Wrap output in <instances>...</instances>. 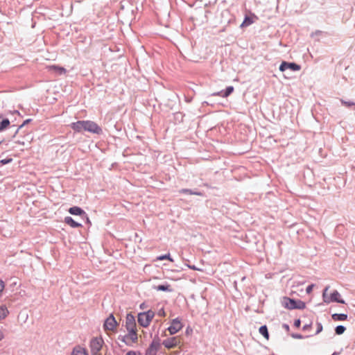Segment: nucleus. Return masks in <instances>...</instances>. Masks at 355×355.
<instances>
[{
    "label": "nucleus",
    "instance_id": "obj_1",
    "mask_svg": "<svg viewBox=\"0 0 355 355\" xmlns=\"http://www.w3.org/2000/svg\"><path fill=\"white\" fill-rule=\"evenodd\" d=\"M71 128L73 130L77 132L83 131H87L91 133L100 135L102 133L101 128L94 121H78L71 124Z\"/></svg>",
    "mask_w": 355,
    "mask_h": 355
},
{
    "label": "nucleus",
    "instance_id": "obj_2",
    "mask_svg": "<svg viewBox=\"0 0 355 355\" xmlns=\"http://www.w3.org/2000/svg\"><path fill=\"white\" fill-rule=\"evenodd\" d=\"M282 306L287 309H304L306 308V304L301 300H295L293 299L284 297L282 300Z\"/></svg>",
    "mask_w": 355,
    "mask_h": 355
},
{
    "label": "nucleus",
    "instance_id": "obj_3",
    "mask_svg": "<svg viewBox=\"0 0 355 355\" xmlns=\"http://www.w3.org/2000/svg\"><path fill=\"white\" fill-rule=\"evenodd\" d=\"M124 336H119L118 339L128 346H132L138 342L137 330L127 331Z\"/></svg>",
    "mask_w": 355,
    "mask_h": 355
},
{
    "label": "nucleus",
    "instance_id": "obj_4",
    "mask_svg": "<svg viewBox=\"0 0 355 355\" xmlns=\"http://www.w3.org/2000/svg\"><path fill=\"white\" fill-rule=\"evenodd\" d=\"M329 286H327L323 291L322 297L324 302H325L326 304H329L330 302H336L341 304L345 303L343 300H341L340 298V295L337 291H334L333 293L329 296H328L327 291L329 290Z\"/></svg>",
    "mask_w": 355,
    "mask_h": 355
},
{
    "label": "nucleus",
    "instance_id": "obj_5",
    "mask_svg": "<svg viewBox=\"0 0 355 355\" xmlns=\"http://www.w3.org/2000/svg\"><path fill=\"white\" fill-rule=\"evenodd\" d=\"M155 316L154 311L149 310L146 312L140 313L138 314V322L144 327L149 326L150 322Z\"/></svg>",
    "mask_w": 355,
    "mask_h": 355
},
{
    "label": "nucleus",
    "instance_id": "obj_6",
    "mask_svg": "<svg viewBox=\"0 0 355 355\" xmlns=\"http://www.w3.org/2000/svg\"><path fill=\"white\" fill-rule=\"evenodd\" d=\"M104 341L101 337L93 338L90 341V349L92 355H100Z\"/></svg>",
    "mask_w": 355,
    "mask_h": 355
},
{
    "label": "nucleus",
    "instance_id": "obj_7",
    "mask_svg": "<svg viewBox=\"0 0 355 355\" xmlns=\"http://www.w3.org/2000/svg\"><path fill=\"white\" fill-rule=\"evenodd\" d=\"M182 339L180 336H173L164 340L162 345L167 349H173L176 347H181Z\"/></svg>",
    "mask_w": 355,
    "mask_h": 355
},
{
    "label": "nucleus",
    "instance_id": "obj_8",
    "mask_svg": "<svg viewBox=\"0 0 355 355\" xmlns=\"http://www.w3.org/2000/svg\"><path fill=\"white\" fill-rule=\"evenodd\" d=\"M118 323L112 314L105 320L103 327L105 331H115L116 330Z\"/></svg>",
    "mask_w": 355,
    "mask_h": 355
},
{
    "label": "nucleus",
    "instance_id": "obj_9",
    "mask_svg": "<svg viewBox=\"0 0 355 355\" xmlns=\"http://www.w3.org/2000/svg\"><path fill=\"white\" fill-rule=\"evenodd\" d=\"M182 328L183 324L182 323L181 320L177 318L171 321V324L168 328V331L171 335H174Z\"/></svg>",
    "mask_w": 355,
    "mask_h": 355
},
{
    "label": "nucleus",
    "instance_id": "obj_10",
    "mask_svg": "<svg viewBox=\"0 0 355 355\" xmlns=\"http://www.w3.org/2000/svg\"><path fill=\"white\" fill-rule=\"evenodd\" d=\"M125 328L127 331L137 330L135 317L130 313L126 315Z\"/></svg>",
    "mask_w": 355,
    "mask_h": 355
},
{
    "label": "nucleus",
    "instance_id": "obj_11",
    "mask_svg": "<svg viewBox=\"0 0 355 355\" xmlns=\"http://www.w3.org/2000/svg\"><path fill=\"white\" fill-rule=\"evenodd\" d=\"M291 69L292 71H300L301 69V67L295 64L294 62H282V64L279 66V70L281 71H284L286 69Z\"/></svg>",
    "mask_w": 355,
    "mask_h": 355
},
{
    "label": "nucleus",
    "instance_id": "obj_12",
    "mask_svg": "<svg viewBox=\"0 0 355 355\" xmlns=\"http://www.w3.org/2000/svg\"><path fill=\"white\" fill-rule=\"evenodd\" d=\"M159 347V340H153L146 351V355H156Z\"/></svg>",
    "mask_w": 355,
    "mask_h": 355
},
{
    "label": "nucleus",
    "instance_id": "obj_13",
    "mask_svg": "<svg viewBox=\"0 0 355 355\" xmlns=\"http://www.w3.org/2000/svg\"><path fill=\"white\" fill-rule=\"evenodd\" d=\"M47 69L49 71H54L55 73H57L58 75L65 74L67 72L66 69H64V67H62L56 66V65L48 66Z\"/></svg>",
    "mask_w": 355,
    "mask_h": 355
},
{
    "label": "nucleus",
    "instance_id": "obj_14",
    "mask_svg": "<svg viewBox=\"0 0 355 355\" xmlns=\"http://www.w3.org/2000/svg\"><path fill=\"white\" fill-rule=\"evenodd\" d=\"M234 91V87L232 86H229L226 88L225 91H220L216 93H214V96H219L223 98H226L230 96Z\"/></svg>",
    "mask_w": 355,
    "mask_h": 355
},
{
    "label": "nucleus",
    "instance_id": "obj_15",
    "mask_svg": "<svg viewBox=\"0 0 355 355\" xmlns=\"http://www.w3.org/2000/svg\"><path fill=\"white\" fill-rule=\"evenodd\" d=\"M10 121L7 118H3L2 115H0V132H3L8 129L10 126Z\"/></svg>",
    "mask_w": 355,
    "mask_h": 355
},
{
    "label": "nucleus",
    "instance_id": "obj_16",
    "mask_svg": "<svg viewBox=\"0 0 355 355\" xmlns=\"http://www.w3.org/2000/svg\"><path fill=\"white\" fill-rule=\"evenodd\" d=\"M71 355H89V354L85 348L76 346L73 348Z\"/></svg>",
    "mask_w": 355,
    "mask_h": 355
},
{
    "label": "nucleus",
    "instance_id": "obj_17",
    "mask_svg": "<svg viewBox=\"0 0 355 355\" xmlns=\"http://www.w3.org/2000/svg\"><path fill=\"white\" fill-rule=\"evenodd\" d=\"M254 19H257V17L254 15H252L251 16H245L241 26L244 27L251 25L252 23H254Z\"/></svg>",
    "mask_w": 355,
    "mask_h": 355
},
{
    "label": "nucleus",
    "instance_id": "obj_18",
    "mask_svg": "<svg viewBox=\"0 0 355 355\" xmlns=\"http://www.w3.org/2000/svg\"><path fill=\"white\" fill-rule=\"evenodd\" d=\"M64 223L71 226V227H80L81 224L76 222L71 217L67 216L64 218Z\"/></svg>",
    "mask_w": 355,
    "mask_h": 355
},
{
    "label": "nucleus",
    "instance_id": "obj_19",
    "mask_svg": "<svg viewBox=\"0 0 355 355\" xmlns=\"http://www.w3.org/2000/svg\"><path fill=\"white\" fill-rule=\"evenodd\" d=\"M69 212L72 215H82L85 214V211L78 207H73L69 208Z\"/></svg>",
    "mask_w": 355,
    "mask_h": 355
},
{
    "label": "nucleus",
    "instance_id": "obj_20",
    "mask_svg": "<svg viewBox=\"0 0 355 355\" xmlns=\"http://www.w3.org/2000/svg\"><path fill=\"white\" fill-rule=\"evenodd\" d=\"M331 318L334 321H338V320L343 321V320H347V315L344 314V313H340V314L334 313L331 315Z\"/></svg>",
    "mask_w": 355,
    "mask_h": 355
},
{
    "label": "nucleus",
    "instance_id": "obj_21",
    "mask_svg": "<svg viewBox=\"0 0 355 355\" xmlns=\"http://www.w3.org/2000/svg\"><path fill=\"white\" fill-rule=\"evenodd\" d=\"M155 289L158 291H167L171 292L173 290L169 284L166 285H159L155 287Z\"/></svg>",
    "mask_w": 355,
    "mask_h": 355
},
{
    "label": "nucleus",
    "instance_id": "obj_22",
    "mask_svg": "<svg viewBox=\"0 0 355 355\" xmlns=\"http://www.w3.org/2000/svg\"><path fill=\"white\" fill-rule=\"evenodd\" d=\"M8 314V310L6 306H0V320L4 319Z\"/></svg>",
    "mask_w": 355,
    "mask_h": 355
},
{
    "label": "nucleus",
    "instance_id": "obj_23",
    "mask_svg": "<svg viewBox=\"0 0 355 355\" xmlns=\"http://www.w3.org/2000/svg\"><path fill=\"white\" fill-rule=\"evenodd\" d=\"M259 333L263 335L267 340L269 338V334H268V329H267V327L266 325L264 326H261L260 328H259Z\"/></svg>",
    "mask_w": 355,
    "mask_h": 355
},
{
    "label": "nucleus",
    "instance_id": "obj_24",
    "mask_svg": "<svg viewBox=\"0 0 355 355\" xmlns=\"http://www.w3.org/2000/svg\"><path fill=\"white\" fill-rule=\"evenodd\" d=\"M164 259H167L171 262H173V259L171 258V254L169 253L167 254L159 256L156 258L157 261H162Z\"/></svg>",
    "mask_w": 355,
    "mask_h": 355
},
{
    "label": "nucleus",
    "instance_id": "obj_25",
    "mask_svg": "<svg viewBox=\"0 0 355 355\" xmlns=\"http://www.w3.org/2000/svg\"><path fill=\"white\" fill-rule=\"evenodd\" d=\"M345 329H346L344 326L340 325V326L336 327L335 331H336V334L340 335L345 332Z\"/></svg>",
    "mask_w": 355,
    "mask_h": 355
},
{
    "label": "nucleus",
    "instance_id": "obj_26",
    "mask_svg": "<svg viewBox=\"0 0 355 355\" xmlns=\"http://www.w3.org/2000/svg\"><path fill=\"white\" fill-rule=\"evenodd\" d=\"M180 192L182 193L189 194V195H193V194L198 195V194L197 193L192 192V191H191L190 189H182L181 191H180Z\"/></svg>",
    "mask_w": 355,
    "mask_h": 355
},
{
    "label": "nucleus",
    "instance_id": "obj_27",
    "mask_svg": "<svg viewBox=\"0 0 355 355\" xmlns=\"http://www.w3.org/2000/svg\"><path fill=\"white\" fill-rule=\"evenodd\" d=\"M341 103H342L343 105H345L347 107H350L352 105H355V103H353V102L345 101H343V100L341 101Z\"/></svg>",
    "mask_w": 355,
    "mask_h": 355
},
{
    "label": "nucleus",
    "instance_id": "obj_28",
    "mask_svg": "<svg viewBox=\"0 0 355 355\" xmlns=\"http://www.w3.org/2000/svg\"><path fill=\"white\" fill-rule=\"evenodd\" d=\"M12 161V159H11V158H8V159H1V160L0 161V163H1L2 165H4V164H6L10 163Z\"/></svg>",
    "mask_w": 355,
    "mask_h": 355
},
{
    "label": "nucleus",
    "instance_id": "obj_29",
    "mask_svg": "<svg viewBox=\"0 0 355 355\" xmlns=\"http://www.w3.org/2000/svg\"><path fill=\"white\" fill-rule=\"evenodd\" d=\"M322 331V325L321 324V323L318 322V323H317V331H316V334H319V333H320Z\"/></svg>",
    "mask_w": 355,
    "mask_h": 355
},
{
    "label": "nucleus",
    "instance_id": "obj_30",
    "mask_svg": "<svg viewBox=\"0 0 355 355\" xmlns=\"http://www.w3.org/2000/svg\"><path fill=\"white\" fill-rule=\"evenodd\" d=\"M158 315L161 316V317H165L166 316V312L164 311V309H161L159 311H158Z\"/></svg>",
    "mask_w": 355,
    "mask_h": 355
},
{
    "label": "nucleus",
    "instance_id": "obj_31",
    "mask_svg": "<svg viewBox=\"0 0 355 355\" xmlns=\"http://www.w3.org/2000/svg\"><path fill=\"white\" fill-rule=\"evenodd\" d=\"M125 355H141L140 352L136 351H130Z\"/></svg>",
    "mask_w": 355,
    "mask_h": 355
},
{
    "label": "nucleus",
    "instance_id": "obj_32",
    "mask_svg": "<svg viewBox=\"0 0 355 355\" xmlns=\"http://www.w3.org/2000/svg\"><path fill=\"white\" fill-rule=\"evenodd\" d=\"M5 288V284L3 281L0 279V293H1Z\"/></svg>",
    "mask_w": 355,
    "mask_h": 355
},
{
    "label": "nucleus",
    "instance_id": "obj_33",
    "mask_svg": "<svg viewBox=\"0 0 355 355\" xmlns=\"http://www.w3.org/2000/svg\"><path fill=\"white\" fill-rule=\"evenodd\" d=\"M313 285L311 284V285H309V286H307L306 289V291L307 293H311L312 290H313Z\"/></svg>",
    "mask_w": 355,
    "mask_h": 355
},
{
    "label": "nucleus",
    "instance_id": "obj_34",
    "mask_svg": "<svg viewBox=\"0 0 355 355\" xmlns=\"http://www.w3.org/2000/svg\"><path fill=\"white\" fill-rule=\"evenodd\" d=\"M300 324H301V322L300 320L298 319V320H296L294 322V325L295 327H296L297 328L300 327Z\"/></svg>",
    "mask_w": 355,
    "mask_h": 355
},
{
    "label": "nucleus",
    "instance_id": "obj_35",
    "mask_svg": "<svg viewBox=\"0 0 355 355\" xmlns=\"http://www.w3.org/2000/svg\"><path fill=\"white\" fill-rule=\"evenodd\" d=\"M189 268L192 269V270H200V269L197 268L195 266H190V265H188L187 266Z\"/></svg>",
    "mask_w": 355,
    "mask_h": 355
},
{
    "label": "nucleus",
    "instance_id": "obj_36",
    "mask_svg": "<svg viewBox=\"0 0 355 355\" xmlns=\"http://www.w3.org/2000/svg\"><path fill=\"white\" fill-rule=\"evenodd\" d=\"M16 143L19 144V145H21V146H24L26 144L25 141H20V140H19V141H17Z\"/></svg>",
    "mask_w": 355,
    "mask_h": 355
},
{
    "label": "nucleus",
    "instance_id": "obj_37",
    "mask_svg": "<svg viewBox=\"0 0 355 355\" xmlns=\"http://www.w3.org/2000/svg\"><path fill=\"white\" fill-rule=\"evenodd\" d=\"M4 338L3 332L0 330V341Z\"/></svg>",
    "mask_w": 355,
    "mask_h": 355
},
{
    "label": "nucleus",
    "instance_id": "obj_38",
    "mask_svg": "<svg viewBox=\"0 0 355 355\" xmlns=\"http://www.w3.org/2000/svg\"><path fill=\"white\" fill-rule=\"evenodd\" d=\"M33 140V138H31L30 136H28V139L26 140V141L28 143V144H31V141Z\"/></svg>",
    "mask_w": 355,
    "mask_h": 355
},
{
    "label": "nucleus",
    "instance_id": "obj_39",
    "mask_svg": "<svg viewBox=\"0 0 355 355\" xmlns=\"http://www.w3.org/2000/svg\"><path fill=\"white\" fill-rule=\"evenodd\" d=\"M28 121H29V119H28V120L25 121L23 123V124H22V125H21L19 126V128H21V127H23L25 124H27Z\"/></svg>",
    "mask_w": 355,
    "mask_h": 355
},
{
    "label": "nucleus",
    "instance_id": "obj_40",
    "mask_svg": "<svg viewBox=\"0 0 355 355\" xmlns=\"http://www.w3.org/2000/svg\"><path fill=\"white\" fill-rule=\"evenodd\" d=\"M28 121H29V119H28V120L25 121L23 123V124H22V125H21L19 126V128H21V127H23L25 124H27Z\"/></svg>",
    "mask_w": 355,
    "mask_h": 355
},
{
    "label": "nucleus",
    "instance_id": "obj_41",
    "mask_svg": "<svg viewBox=\"0 0 355 355\" xmlns=\"http://www.w3.org/2000/svg\"><path fill=\"white\" fill-rule=\"evenodd\" d=\"M293 337L295 338H302V336L301 335H293Z\"/></svg>",
    "mask_w": 355,
    "mask_h": 355
},
{
    "label": "nucleus",
    "instance_id": "obj_42",
    "mask_svg": "<svg viewBox=\"0 0 355 355\" xmlns=\"http://www.w3.org/2000/svg\"><path fill=\"white\" fill-rule=\"evenodd\" d=\"M284 327L287 331L289 330V326L288 324H284Z\"/></svg>",
    "mask_w": 355,
    "mask_h": 355
},
{
    "label": "nucleus",
    "instance_id": "obj_43",
    "mask_svg": "<svg viewBox=\"0 0 355 355\" xmlns=\"http://www.w3.org/2000/svg\"><path fill=\"white\" fill-rule=\"evenodd\" d=\"M15 113L17 114L18 115H19V112L18 111H15Z\"/></svg>",
    "mask_w": 355,
    "mask_h": 355
}]
</instances>
